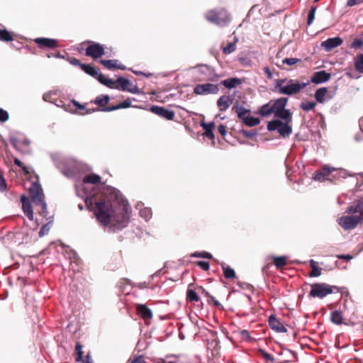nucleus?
Here are the masks:
<instances>
[{"mask_svg":"<svg viewBox=\"0 0 363 363\" xmlns=\"http://www.w3.org/2000/svg\"><path fill=\"white\" fill-rule=\"evenodd\" d=\"M115 200L113 202L96 200V194L89 192L84 199L88 208H94L96 219L103 225H108L112 223L109 228L116 232L125 228L129 223L130 208L128 201L122 197L119 191L111 189Z\"/></svg>","mask_w":363,"mask_h":363,"instance_id":"obj_1","label":"nucleus"},{"mask_svg":"<svg viewBox=\"0 0 363 363\" xmlns=\"http://www.w3.org/2000/svg\"><path fill=\"white\" fill-rule=\"evenodd\" d=\"M308 84V82H298L293 79H278L276 82L275 89L279 94L293 95L301 91Z\"/></svg>","mask_w":363,"mask_h":363,"instance_id":"obj_2","label":"nucleus"},{"mask_svg":"<svg viewBox=\"0 0 363 363\" xmlns=\"http://www.w3.org/2000/svg\"><path fill=\"white\" fill-rule=\"evenodd\" d=\"M338 291L339 289L337 286H331L325 283H315L311 285L309 296L323 298L333 292Z\"/></svg>","mask_w":363,"mask_h":363,"instance_id":"obj_3","label":"nucleus"},{"mask_svg":"<svg viewBox=\"0 0 363 363\" xmlns=\"http://www.w3.org/2000/svg\"><path fill=\"white\" fill-rule=\"evenodd\" d=\"M291 123L282 122L279 119H274L268 122L267 128L269 131H277L284 138H288L292 133Z\"/></svg>","mask_w":363,"mask_h":363,"instance_id":"obj_4","label":"nucleus"},{"mask_svg":"<svg viewBox=\"0 0 363 363\" xmlns=\"http://www.w3.org/2000/svg\"><path fill=\"white\" fill-rule=\"evenodd\" d=\"M205 17L208 21L219 26H224L230 21V17L225 9L209 11Z\"/></svg>","mask_w":363,"mask_h":363,"instance_id":"obj_5","label":"nucleus"},{"mask_svg":"<svg viewBox=\"0 0 363 363\" xmlns=\"http://www.w3.org/2000/svg\"><path fill=\"white\" fill-rule=\"evenodd\" d=\"M362 222H363V213L361 215L343 216L337 220L338 224L345 230H353Z\"/></svg>","mask_w":363,"mask_h":363,"instance_id":"obj_6","label":"nucleus"},{"mask_svg":"<svg viewBox=\"0 0 363 363\" xmlns=\"http://www.w3.org/2000/svg\"><path fill=\"white\" fill-rule=\"evenodd\" d=\"M55 164L56 167L60 170L62 174L68 178L74 177L75 174V170L69 164V160L65 158L62 159H54Z\"/></svg>","mask_w":363,"mask_h":363,"instance_id":"obj_7","label":"nucleus"},{"mask_svg":"<svg viewBox=\"0 0 363 363\" xmlns=\"http://www.w3.org/2000/svg\"><path fill=\"white\" fill-rule=\"evenodd\" d=\"M29 192L35 205H38V203L45 201L43 188L39 182H33L29 189Z\"/></svg>","mask_w":363,"mask_h":363,"instance_id":"obj_8","label":"nucleus"},{"mask_svg":"<svg viewBox=\"0 0 363 363\" xmlns=\"http://www.w3.org/2000/svg\"><path fill=\"white\" fill-rule=\"evenodd\" d=\"M335 170V167L324 165L320 169L314 172L312 178L313 180L318 182L330 181L332 182L333 179L329 178V176L330 174L333 173Z\"/></svg>","mask_w":363,"mask_h":363,"instance_id":"obj_9","label":"nucleus"},{"mask_svg":"<svg viewBox=\"0 0 363 363\" xmlns=\"http://www.w3.org/2000/svg\"><path fill=\"white\" fill-rule=\"evenodd\" d=\"M219 89L217 85L210 83L197 84L194 89V92L197 95H207L217 94Z\"/></svg>","mask_w":363,"mask_h":363,"instance_id":"obj_10","label":"nucleus"},{"mask_svg":"<svg viewBox=\"0 0 363 363\" xmlns=\"http://www.w3.org/2000/svg\"><path fill=\"white\" fill-rule=\"evenodd\" d=\"M105 54L104 48L98 43L92 42L86 48V55L91 57L94 59H98Z\"/></svg>","mask_w":363,"mask_h":363,"instance_id":"obj_11","label":"nucleus"},{"mask_svg":"<svg viewBox=\"0 0 363 363\" xmlns=\"http://www.w3.org/2000/svg\"><path fill=\"white\" fill-rule=\"evenodd\" d=\"M150 111L153 113L160 116L167 120L172 121L174 118L175 113L173 111L167 109L164 107L158 106H152Z\"/></svg>","mask_w":363,"mask_h":363,"instance_id":"obj_12","label":"nucleus"},{"mask_svg":"<svg viewBox=\"0 0 363 363\" xmlns=\"http://www.w3.org/2000/svg\"><path fill=\"white\" fill-rule=\"evenodd\" d=\"M359 213L361 215L363 213V196H359L354 200L346 208L345 213L355 214Z\"/></svg>","mask_w":363,"mask_h":363,"instance_id":"obj_13","label":"nucleus"},{"mask_svg":"<svg viewBox=\"0 0 363 363\" xmlns=\"http://www.w3.org/2000/svg\"><path fill=\"white\" fill-rule=\"evenodd\" d=\"M268 323L272 330L277 333H286L287 329L280 321L279 319L277 318L274 315H269L268 318Z\"/></svg>","mask_w":363,"mask_h":363,"instance_id":"obj_14","label":"nucleus"},{"mask_svg":"<svg viewBox=\"0 0 363 363\" xmlns=\"http://www.w3.org/2000/svg\"><path fill=\"white\" fill-rule=\"evenodd\" d=\"M21 201L22 203V210L30 220H33V210L32 208L31 202L28 197L26 195H22L21 197Z\"/></svg>","mask_w":363,"mask_h":363,"instance_id":"obj_15","label":"nucleus"},{"mask_svg":"<svg viewBox=\"0 0 363 363\" xmlns=\"http://www.w3.org/2000/svg\"><path fill=\"white\" fill-rule=\"evenodd\" d=\"M34 41L40 48H55L58 46L57 40L52 38H37Z\"/></svg>","mask_w":363,"mask_h":363,"instance_id":"obj_16","label":"nucleus"},{"mask_svg":"<svg viewBox=\"0 0 363 363\" xmlns=\"http://www.w3.org/2000/svg\"><path fill=\"white\" fill-rule=\"evenodd\" d=\"M330 78V74L327 72L325 70L315 72L313 77H311V81L316 84L324 83L328 81Z\"/></svg>","mask_w":363,"mask_h":363,"instance_id":"obj_17","label":"nucleus"},{"mask_svg":"<svg viewBox=\"0 0 363 363\" xmlns=\"http://www.w3.org/2000/svg\"><path fill=\"white\" fill-rule=\"evenodd\" d=\"M199 70L201 74L206 75L205 79L216 82L218 76L213 72V69L208 65H201L199 67Z\"/></svg>","mask_w":363,"mask_h":363,"instance_id":"obj_18","label":"nucleus"},{"mask_svg":"<svg viewBox=\"0 0 363 363\" xmlns=\"http://www.w3.org/2000/svg\"><path fill=\"white\" fill-rule=\"evenodd\" d=\"M342 43V40L340 37L330 38L323 41L321 43V46L325 48V50L330 51L332 49L337 48Z\"/></svg>","mask_w":363,"mask_h":363,"instance_id":"obj_19","label":"nucleus"},{"mask_svg":"<svg viewBox=\"0 0 363 363\" xmlns=\"http://www.w3.org/2000/svg\"><path fill=\"white\" fill-rule=\"evenodd\" d=\"M332 98L331 95L328 94V89L326 87H321L318 89L315 92V99L318 103H324L326 100Z\"/></svg>","mask_w":363,"mask_h":363,"instance_id":"obj_20","label":"nucleus"},{"mask_svg":"<svg viewBox=\"0 0 363 363\" xmlns=\"http://www.w3.org/2000/svg\"><path fill=\"white\" fill-rule=\"evenodd\" d=\"M117 60H101L99 62L103 65L105 67L108 69H118L121 70H125V66L121 64H118Z\"/></svg>","mask_w":363,"mask_h":363,"instance_id":"obj_21","label":"nucleus"},{"mask_svg":"<svg viewBox=\"0 0 363 363\" xmlns=\"http://www.w3.org/2000/svg\"><path fill=\"white\" fill-rule=\"evenodd\" d=\"M233 103L230 96L223 95L217 100V106L220 111H225Z\"/></svg>","mask_w":363,"mask_h":363,"instance_id":"obj_22","label":"nucleus"},{"mask_svg":"<svg viewBox=\"0 0 363 363\" xmlns=\"http://www.w3.org/2000/svg\"><path fill=\"white\" fill-rule=\"evenodd\" d=\"M232 110L234 111L238 118L241 121L243 120V118L247 117L251 113L250 109L245 108L242 105L240 104H235L233 106Z\"/></svg>","mask_w":363,"mask_h":363,"instance_id":"obj_23","label":"nucleus"},{"mask_svg":"<svg viewBox=\"0 0 363 363\" xmlns=\"http://www.w3.org/2000/svg\"><path fill=\"white\" fill-rule=\"evenodd\" d=\"M274 117L277 119L281 120L282 122H292L291 113L289 109H283L274 113Z\"/></svg>","mask_w":363,"mask_h":363,"instance_id":"obj_24","label":"nucleus"},{"mask_svg":"<svg viewBox=\"0 0 363 363\" xmlns=\"http://www.w3.org/2000/svg\"><path fill=\"white\" fill-rule=\"evenodd\" d=\"M355 174L350 173L348 170L343 168H335L333 174L332 173V179H346L348 177H354Z\"/></svg>","mask_w":363,"mask_h":363,"instance_id":"obj_25","label":"nucleus"},{"mask_svg":"<svg viewBox=\"0 0 363 363\" xmlns=\"http://www.w3.org/2000/svg\"><path fill=\"white\" fill-rule=\"evenodd\" d=\"M201 126L205 130L204 135L208 139L213 140L215 138L213 133V128L215 127V123L213 122L205 123L201 122Z\"/></svg>","mask_w":363,"mask_h":363,"instance_id":"obj_26","label":"nucleus"},{"mask_svg":"<svg viewBox=\"0 0 363 363\" xmlns=\"http://www.w3.org/2000/svg\"><path fill=\"white\" fill-rule=\"evenodd\" d=\"M242 84V80L238 77H231L221 81L220 84L231 89Z\"/></svg>","mask_w":363,"mask_h":363,"instance_id":"obj_27","label":"nucleus"},{"mask_svg":"<svg viewBox=\"0 0 363 363\" xmlns=\"http://www.w3.org/2000/svg\"><path fill=\"white\" fill-rule=\"evenodd\" d=\"M101 178L99 175L92 173L85 175L83 178V184H99L101 183Z\"/></svg>","mask_w":363,"mask_h":363,"instance_id":"obj_28","label":"nucleus"},{"mask_svg":"<svg viewBox=\"0 0 363 363\" xmlns=\"http://www.w3.org/2000/svg\"><path fill=\"white\" fill-rule=\"evenodd\" d=\"M288 99L286 97H281L274 101L272 107L274 113L285 109L287 104Z\"/></svg>","mask_w":363,"mask_h":363,"instance_id":"obj_29","label":"nucleus"},{"mask_svg":"<svg viewBox=\"0 0 363 363\" xmlns=\"http://www.w3.org/2000/svg\"><path fill=\"white\" fill-rule=\"evenodd\" d=\"M137 311L145 319L151 318L152 317V311L144 304H138L137 306Z\"/></svg>","mask_w":363,"mask_h":363,"instance_id":"obj_30","label":"nucleus"},{"mask_svg":"<svg viewBox=\"0 0 363 363\" xmlns=\"http://www.w3.org/2000/svg\"><path fill=\"white\" fill-rule=\"evenodd\" d=\"M220 264L223 270L224 277L226 279H231L235 278L236 274L233 268H231L229 266H227L224 262L220 263Z\"/></svg>","mask_w":363,"mask_h":363,"instance_id":"obj_31","label":"nucleus"},{"mask_svg":"<svg viewBox=\"0 0 363 363\" xmlns=\"http://www.w3.org/2000/svg\"><path fill=\"white\" fill-rule=\"evenodd\" d=\"M259 113L262 117H267L270 116L272 113L274 114V111L273 109L272 105H270L269 103L264 104L260 107L259 110Z\"/></svg>","mask_w":363,"mask_h":363,"instance_id":"obj_32","label":"nucleus"},{"mask_svg":"<svg viewBox=\"0 0 363 363\" xmlns=\"http://www.w3.org/2000/svg\"><path fill=\"white\" fill-rule=\"evenodd\" d=\"M272 259L277 269H281L287 264L286 257L285 256H273Z\"/></svg>","mask_w":363,"mask_h":363,"instance_id":"obj_33","label":"nucleus"},{"mask_svg":"<svg viewBox=\"0 0 363 363\" xmlns=\"http://www.w3.org/2000/svg\"><path fill=\"white\" fill-rule=\"evenodd\" d=\"M116 83H118V86L116 89L125 91L128 86L130 84V81L125 77H118L116 79Z\"/></svg>","mask_w":363,"mask_h":363,"instance_id":"obj_34","label":"nucleus"},{"mask_svg":"<svg viewBox=\"0 0 363 363\" xmlns=\"http://www.w3.org/2000/svg\"><path fill=\"white\" fill-rule=\"evenodd\" d=\"M243 123L249 127H253L258 125L260 123V120L258 118L250 116H247V117L243 118L242 121Z\"/></svg>","mask_w":363,"mask_h":363,"instance_id":"obj_35","label":"nucleus"},{"mask_svg":"<svg viewBox=\"0 0 363 363\" xmlns=\"http://www.w3.org/2000/svg\"><path fill=\"white\" fill-rule=\"evenodd\" d=\"M330 320L335 325H341L342 323V316L340 311H334L330 314Z\"/></svg>","mask_w":363,"mask_h":363,"instance_id":"obj_36","label":"nucleus"},{"mask_svg":"<svg viewBox=\"0 0 363 363\" xmlns=\"http://www.w3.org/2000/svg\"><path fill=\"white\" fill-rule=\"evenodd\" d=\"M82 69L85 73H86L87 74H89L93 77H96V75L98 74V70L94 66H92L91 65H89V64L82 65Z\"/></svg>","mask_w":363,"mask_h":363,"instance_id":"obj_37","label":"nucleus"},{"mask_svg":"<svg viewBox=\"0 0 363 363\" xmlns=\"http://www.w3.org/2000/svg\"><path fill=\"white\" fill-rule=\"evenodd\" d=\"M50 220L48 221L47 223L43 225V226L41 227V228L38 233L39 237L42 238L44 235L48 234V233L50 230V228L52 225V223H53L52 217H50Z\"/></svg>","mask_w":363,"mask_h":363,"instance_id":"obj_38","label":"nucleus"},{"mask_svg":"<svg viewBox=\"0 0 363 363\" xmlns=\"http://www.w3.org/2000/svg\"><path fill=\"white\" fill-rule=\"evenodd\" d=\"M238 42V38H235L234 41L230 43L227 45V46L223 47L222 48L223 52L225 55H229L233 52L236 50V43Z\"/></svg>","mask_w":363,"mask_h":363,"instance_id":"obj_39","label":"nucleus"},{"mask_svg":"<svg viewBox=\"0 0 363 363\" xmlns=\"http://www.w3.org/2000/svg\"><path fill=\"white\" fill-rule=\"evenodd\" d=\"M13 40L11 34L6 29L0 28V40L9 42Z\"/></svg>","mask_w":363,"mask_h":363,"instance_id":"obj_40","label":"nucleus"},{"mask_svg":"<svg viewBox=\"0 0 363 363\" xmlns=\"http://www.w3.org/2000/svg\"><path fill=\"white\" fill-rule=\"evenodd\" d=\"M110 101V97L108 95H101L97 96L94 101V104L98 106H104L108 104Z\"/></svg>","mask_w":363,"mask_h":363,"instance_id":"obj_41","label":"nucleus"},{"mask_svg":"<svg viewBox=\"0 0 363 363\" xmlns=\"http://www.w3.org/2000/svg\"><path fill=\"white\" fill-rule=\"evenodd\" d=\"M354 65L358 72L363 73V54L357 55L354 60Z\"/></svg>","mask_w":363,"mask_h":363,"instance_id":"obj_42","label":"nucleus"},{"mask_svg":"<svg viewBox=\"0 0 363 363\" xmlns=\"http://www.w3.org/2000/svg\"><path fill=\"white\" fill-rule=\"evenodd\" d=\"M82 345L79 342H77L75 345V352L77 357L75 358V361L77 362H81L82 361L83 357V351H82Z\"/></svg>","mask_w":363,"mask_h":363,"instance_id":"obj_43","label":"nucleus"},{"mask_svg":"<svg viewBox=\"0 0 363 363\" xmlns=\"http://www.w3.org/2000/svg\"><path fill=\"white\" fill-rule=\"evenodd\" d=\"M140 216L146 221L152 218V210L150 208H143L140 209Z\"/></svg>","mask_w":363,"mask_h":363,"instance_id":"obj_44","label":"nucleus"},{"mask_svg":"<svg viewBox=\"0 0 363 363\" xmlns=\"http://www.w3.org/2000/svg\"><path fill=\"white\" fill-rule=\"evenodd\" d=\"M316 104L314 101H303L301 104V108L305 111H309L313 109Z\"/></svg>","mask_w":363,"mask_h":363,"instance_id":"obj_45","label":"nucleus"},{"mask_svg":"<svg viewBox=\"0 0 363 363\" xmlns=\"http://www.w3.org/2000/svg\"><path fill=\"white\" fill-rule=\"evenodd\" d=\"M191 257H201V258H204V259H212L213 258V255L210 252H205V251L195 252L191 255Z\"/></svg>","mask_w":363,"mask_h":363,"instance_id":"obj_46","label":"nucleus"},{"mask_svg":"<svg viewBox=\"0 0 363 363\" xmlns=\"http://www.w3.org/2000/svg\"><path fill=\"white\" fill-rule=\"evenodd\" d=\"M317 6H312L310 9V11L308 14V20H307V24L310 26L312 24V23L314 21L315 18V14L316 12Z\"/></svg>","mask_w":363,"mask_h":363,"instance_id":"obj_47","label":"nucleus"},{"mask_svg":"<svg viewBox=\"0 0 363 363\" xmlns=\"http://www.w3.org/2000/svg\"><path fill=\"white\" fill-rule=\"evenodd\" d=\"M186 297L190 301H199V296L197 293L193 289H188L186 292Z\"/></svg>","mask_w":363,"mask_h":363,"instance_id":"obj_48","label":"nucleus"},{"mask_svg":"<svg viewBox=\"0 0 363 363\" xmlns=\"http://www.w3.org/2000/svg\"><path fill=\"white\" fill-rule=\"evenodd\" d=\"M240 132L243 136L248 138H252L257 135V132L254 130H241Z\"/></svg>","mask_w":363,"mask_h":363,"instance_id":"obj_49","label":"nucleus"},{"mask_svg":"<svg viewBox=\"0 0 363 363\" xmlns=\"http://www.w3.org/2000/svg\"><path fill=\"white\" fill-rule=\"evenodd\" d=\"M300 61H301V59L291 57V58H285V59L282 60V63L291 66V65L296 64L297 62H298Z\"/></svg>","mask_w":363,"mask_h":363,"instance_id":"obj_50","label":"nucleus"},{"mask_svg":"<svg viewBox=\"0 0 363 363\" xmlns=\"http://www.w3.org/2000/svg\"><path fill=\"white\" fill-rule=\"evenodd\" d=\"M38 206H41V208H42V211L40 212V214L43 217H47L48 216V206H47V203H46L45 201H43L40 203H38Z\"/></svg>","mask_w":363,"mask_h":363,"instance_id":"obj_51","label":"nucleus"},{"mask_svg":"<svg viewBox=\"0 0 363 363\" xmlns=\"http://www.w3.org/2000/svg\"><path fill=\"white\" fill-rule=\"evenodd\" d=\"M9 113L0 108V122L4 123L9 120Z\"/></svg>","mask_w":363,"mask_h":363,"instance_id":"obj_52","label":"nucleus"},{"mask_svg":"<svg viewBox=\"0 0 363 363\" xmlns=\"http://www.w3.org/2000/svg\"><path fill=\"white\" fill-rule=\"evenodd\" d=\"M9 141L16 150L18 149L21 140L15 136H10Z\"/></svg>","mask_w":363,"mask_h":363,"instance_id":"obj_53","label":"nucleus"},{"mask_svg":"<svg viewBox=\"0 0 363 363\" xmlns=\"http://www.w3.org/2000/svg\"><path fill=\"white\" fill-rule=\"evenodd\" d=\"M259 352L261 353L262 356L265 359H267L272 362H274L275 361V358L271 355L270 354L266 352L263 350H259Z\"/></svg>","mask_w":363,"mask_h":363,"instance_id":"obj_54","label":"nucleus"},{"mask_svg":"<svg viewBox=\"0 0 363 363\" xmlns=\"http://www.w3.org/2000/svg\"><path fill=\"white\" fill-rule=\"evenodd\" d=\"M196 264L204 271H208L210 268L209 262L206 261H198L196 262Z\"/></svg>","mask_w":363,"mask_h":363,"instance_id":"obj_55","label":"nucleus"},{"mask_svg":"<svg viewBox=\"0 0 363 363\" xmlns=\"http://www.w3.org/2000/svg\"><path fill=\"white\" fill-rule=\"evenodd\" d=\"M321 274L320 269L318 267H313L311 272H310V277H317Z\"/></svg>","mask_w":363,"mask_h":363,"instance_id":"obj_56","label":"nucleus"},{"mask_svg":"<svg viewBox=\"0 0 363 363\" xmlns=\"http://www.w3.org/2000/svg\"><path fill=\"white\" fill-rule=\"evenodd\" d=\"M125 91H128V92H130L131 94H138L141 92L140 89L136 85H132L130 87H127V89Z\"/></svg>","mask_w":363,"mask_h":363,"instance_id":"obj_57","label":"nucleus"},{"mask_svg":"<svg viewBox=\"0 0 363 363\" xmlns=\"http://www.w3.org/2000/svg\"><path fill=\"white\" fill-rule=\"evenodd\" d=\"M131 106L130 101L129 99L125 100L123 102L118 104V109L127 108Z\"/></svg>","mask_w":363,"mask_h":363,"instance_id":"obj_58","label":"nucleus"},{"mask_svg":"<svg viewBox=\"0 0 363 363\" xmlns=\"http://www.w3.org/2000/svg\"><path fill=\"white\" fill-rule=\"evenodd\" d=\"M363 45V42L359 38H355L353 42L352 43V48H361Z\"/></svg>","mask_w":363,"mask_h":363,"instance_id":"obj_59","label":"nucleus"},{"mask_svg":"<svg viewBox=\"0 0 363 363\" xmlns=\"http://www.w3.org/2000/svg\"><path fill=\"white\" fill-rule=\"evenodd\" d=\"M6 189V182L4 177L0 174V191H4Z\"/></svg>","mask_w":363,"mask_h":363,"instance_id":"obj_60","label":"nucleus"},{"mask_svg":"<svg viewBox=\"0 0 363 363\" xmlns=\"http://www.w3.org/2000/svg\"><path fill=\"white\" fill-rule=\"evenodd\" d=\"M116 110H118V105L104 107L100 109L101 111H104V112H111V111H116Z\"/></svg>","mask_w":363,"mask_h":363,"instance_id":"obj_61","label":"nucleus"},{"mask_svg":"<svg viewBox=\"0 0 363 363\" xmlns=\"http://www.w3.org/2000/svg\"><path fill=\"white\" fill-rule=\"evenodd\" d=\"M362 2H363V0H347V6L352 7V6L360 4Z\"/></svg>","mask_w":363,"mask_h":363,"instance_id":"obj_62","label":"nucleus"},{"mask_svg":"<svg viewBox=\"0 0 363 363\" xmlns=\"http://www.w3.org/2000/svg\"><path fill=\"white\" fill-rule=\"evenodd\" d=\"M116 83V81H113L112 79L106 78L105 82L104 83V85H105L109 88H113V84H115Z\"/></svg>","mask_w":363,"mask_h":363,"instance_id":"obj_63","label":"nucleus"},{"mask_svg":"<svg viewBox=\"0 0 363 363\" xmlns=\"http://www.w3.org/2000/svg\"><path fill=\"white\" fill-rule=\"evenodd\" d=\"M131 363H146V362L144 359V357L142 355H140V356H138V357H136L135 358H134L131 361Z\"/></svg>","mask_w":363,"mask_h":363,"instance_id":"obj_64","label":"nucleus"}]
</instances>
